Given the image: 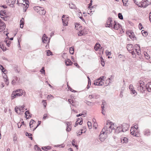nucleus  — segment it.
Masks as SVG:
<instances>
[{
  "instance_id": "obj_1",
  "label": "nucleus",
  "mask_w": 151,
  "mask_h": 151,
  "mask_svg": "<svg viewBox=\"0 0 151 151\" xmlns=\"http://www.w3.org/2000/svg\"><path fill=\"white\" fill-rule=\"evenodd\" d=\"M17 4L19 6L23 7V12H25L29 7V2L28 0H17Z\"/></svg>"
},
{
  "instance_id": "obj_2",
  "label": "nucleus",
  "mask_w": 151,
  "mask_h": 151,
  "mask_svg": "<svg viewBox=\"0 0 151 151\" xmlns=\"http://www.w3.org/2000/svg\"><path fill=\"white\" fill-rule=\"evenodd\" d=\"M104 76H103L100 78H99L96 81L94 82L93 84L95 85L102 86L104 85V81L103 78Z\"/></svg>"
},
{
  "instance_id": "obj_3",
  "label": "nucleus",
  "mask_w": 151,
  "mask_h": 151,
  "mask_svg": "<svg viewBox=\"0 0 151 151\" xmlns=\"http://www.w3.org/2000/svg\"><path fill=\"white\" fill-rule=\"evenodd\" d=\"M134 3L139 7L144 8V0H134Z\"/></svg>"
},
{
  "instance_id": "obj_4",
  "label": "nucleus",
  "mask_w": 151,
  "mask_h": 151,
  "mask_svg": "<svg viewBox=\"0 0 151 151\" xmlns=\"http://www.w3.org/2000/svg\"><path fill=\"white\" fill-rule=\"evenodd\" d=\"M129 126V125L126 123H124L121 125V127H121L122 130V132H124L128 130Z\"/></svg>"
},
{
  "instance_id": "obj_5",
  "label": "nucleus",
  "mask_w": 151,
  "mask_h": 151,
  "mask_svg": "<svg viewBox=\"0 0 151 151\" xmlns=\"http://www.w3.org/2000/svg\"><path fill=\"white\" fill-rule=\"evenodd\" d=\"M6 27L5 23L0 19V32L4 31Z\"/></svg>"
},
{
  "instance_id": "obj_6",
  "label": "nucleus",
  "mask_w": 151,
  "mask_h": 151,
  "mask_svg": "<svg viewBox=\"0 0 151 151\" xmlns=\"http://www.w3.org/2000/svg\"><path fill=\"white\" fill-rule=\"evenodd\" d=\"M16 0H6L7 4L12 8L14 7V4Z\"/></svg>"
},
{
  "instance_id": "obj_7",
  "label": "nucleus",
  "mask_w": 151,
  "mask_h": 151,
  "mask_svg": "<svg viewBox=\"0 0 151 151\" xmlns=\"http://www.w3.org/2000/svg\"><path fill=\"white\" fill-rule=\"evenodd\" d=\"M114 22L113 27H112V28H113L115 30H118L119 28H120L121 26L119 23L116 22L115 21H114Z\"/></svg>"
},
{
  "instance_id": "obj_8",
  "label": "nucleus",
  "mask_w": 151,
  "mask_h": 151,
  "mask_svg": "<svg viewBox=\"0 0 151 151\" xmlns=\"http://www.w3.org/2000/svg\"><path fill=\"white\" fill-rule=\"evenodd\" d=\"M65 123L66 124L67 127L66 129V130L67 132H70L71 129V122H66Z\"/></svg>"
},
{
  "instance_id": "obj_9",
  "label": "nucleus",
  "mask_w": 151,
  "mask_h": 151,
  "mask_svg": "<svg viewBox=\"0 0 151 151\" xmlns=\"http://www.w3.org/2000/svg\"><path fill=\"white\" fill-rule=\"evenodd\" d=\"M129 88L131 91V94H134V96L136 95L137 94V92L134 89L132 85H130Z\"/></svg>"
},
{
  "instance_id": "obj_10",
  "label": "nucleus",
  "mask_w": 151,
  "mask_h": 151,
  "mask_svg": "<svg viewBox=\"0 0 151 151\" xmlns=\"http://www.w3.org/2000/svg\"><path fill=\"white\" fill-rule=\"evenodd\" d=\"M83 120V119L81 117L80 118H78L77 121L75 123L74 127H76L78 125V124L80 125H81L82 124Z\"/></svg>"
},
{
  "instance_id": "obj_11",
  "label": "nucleus",
  "mask_w": 151,
  "mask_h": 151,
  "mask_svg": "<svg viewBox=\"0 0 151 151\" xmlns=\"http://www.w3.org/2000/svg\"><path fill=\"white\" fill-rule=\"evenodd\" d=\"M121 126L117 127L116 129L115 128L113 129L114 132L117 134L119 133V132H122V130Z\"/></svg>"
},
{
  "instance_id": "obj_12",
  "label": "nucleus",
  "mask_w": 151,
  "mask_h": 151,
  "mask_svg": "<svg viewBox=\"0 0 151 151\" xmlns=\"http://www.w3.org/2000/svg\"><path fill=\"white\" fill-rule=\"evenodd\" d=\"M132 128L133 127H132L130 130L131 134L135 137H138L137 134V130L133 129Z\"/></svg>"
},
{
  "instance_id": "obj_13",
  "label": "nucleus",
  "mask_w": 151,
  "mask_h": 151,
  "mask_svg": "<svg viewBox=\"0 0 151 151\" xmlns=\"http://www.w3.org/2000/svg\"><path fill=\"white\" fill-rule=\"evenodd\" d=\"M48 39V37L46 36L45 34H44L42 37V42L43 43H46L47 42V40Z\"/></svg>"
},
{
  "instance_id": "obj_14",
  "label": "nucleus",
  "mask_w": 151,
  "mask_h": 151,
  "mask_svg": "<svg viewBox=\"0 0 151 151\" xmlns=\"http://www.w3.org/2000/svg\"><path fill=\"white\" fill-rule=\"evenodd\" d=\"M144 8H146L147 6L151 4V0H144Z\"/></svg>"
},
{
  "instance_id": "obj_15",
  "label": "nucleus",
  "mask_w": 151,
  "mask_h": 151,
  "mask_svg": "<svg viewBox=\"0 0 151 151\" xmlns=\"http://www.w3.org/2000/svg\"><path fill=\"white\" fill-rule=\"evenodd\" d=\"M127 50L129 52L133 50V45L131 44H128L127 46Z\"/></svg>"
},
{
  "instance_id": "obj_16",
  "label": "nucleus",
  "mask_w": 151,
  "mask_h": 151,
  "mask_svg": "<svg viewBox=\"0 0 151 151\" xmlns=\"http://www.w3.org/2000/svg\"><path fill=\"white\" fill-rule=\"evenodd\" d=\"M65 65L67 66H70L71 65L73 64L72 62L71 61V60L69 59H68L67 60H65Z\"/></svg>"
},
{
  "instance_id": "obj_17",
  "label": "nucleus",
  "mask_w": 151,
  "mask_h": 151,
  "mask_svg": "<svg viewBox=\"0 0 151 151\" xmlns=\"http://www.w3.org/2000/svg\"><path fill=\"white\" fill-rule=\"evenodd\" d=\"M99 137L100 140L101 141H104L106 139L104 135L102 134V133H100L99 135Z\"/></svg>"
},
{
  "instance_id": "obj_18",
  "label": "nucleus",
  "mask_w": 151,
  "mask_h": 151,
  "mask_svg": "<svg viewBox=\"0 0 151 151\" xmlns=\"http://www.w3.org/2000/svg\"><path fill=\"white\" fill-rule=\"evenodd\" d=\"M24 105L22 106H19V109L20 111V112L19 113V114H22L24 112Z\"/></svg>"
},
{
  "instance_id": "obj_19",
  "label": "nucleus",
  "mask_w": 151,
  "mask_h": 151,
  "mask_svg": "<svg viewBox=\"0 0 151 151\" xmlns=\"http://www.w3.org/2000/svg\"><path fill=\"white\" fill-rule=\"evenodd\" d=\"M128 142V139L126 137H123L121 138V142L122 143H127Z\"/></svg>"
},
{
  "instance_id": "obj_20",
  "label": "nucleus",
  "mask_w": 151,
  "mask_h": 151,
  "mask_svg": "<svg viewBox=\"0 0 151 151\" xmlns=\"http://www.w3.org/2000/svg\"><path fill=\"white\" fill-rule=\"evenodd\" d=\"M24 23V18L22 17L20 21V25L21 28H23Z\"/></svg>"
},
{
  "instance_id": "obj_21",
  "label": "nucleus",
  "mask_w": 151,
  "mask_h": 151,
  "mask_svg": "<svg viewBox=\"0 0 151 151\" xmlns=\"http://www.w3.org/2000/svg\"><path fill=\"white\" fill-rule=\"evenodd\" d=\"M110 22H112V19L111 17H109L107 20L106 24H105V26H109L110 25H109V23Z\"/></svg>"
},
{
  "instance_id": "obj_22",
  "label": "nucleus",
  "mask_w": 151,
  "mask_h": 151,
  "mask_svg": "<svg viewBox=\"0 0 151 151\" xmlns=\"http://www.w3.org/2000/svg\"><path fill=\"white\" fill-rule=\"evenodd\" d=\"M20 78H19V80L18 78L17 77H15L14 78V79L12 81V84L13 85H15V84L16 83V81H18L19 80Z\"/></svg>"
},
{
  "instance_id": "obj_23",
  "label": "nucleus",
  "mask_w": 151,
  "mask_h": 151,
  "mask_svg": "<svg viewBox=\"0 0 151 151\" xmlns=\"http://www.w3.org/2000/svg\"><path fill=\"white\" fill-rule=\"evenodd\" d=\"M42 9V7L40 6H36L34 7V10L37 12H39Z\"/></svg>"
},
{
  "instance_id": "obj_24",
  "label": "nucleus",
  "mask_w": 151,
  "mask_h": 151,
  "mask_svg": "<svg viewBox=\"0 0 151 151\" xmlns=\"http://www.w3.org/2000/svg\"><path fill=\"white\" fill-rule=\"evenodd\" d=\"M100 47L101 45L99 44L96 43L94 47V49L95 50L97 51L100 48Z\"/></svg>"
},
{
  "instance_id": "obj_25",
  "label": "nucleus",
  "mask_w": 151,
  "mask_h": 151,
  "mask_svg": "<svg viewBox=\"0 0 151 151\" xmlns=\"http://www.w3.org/2000/svg\"><path fill=\"white\" fill-rule=\"evenodd\" d=\"M42 9H41L39 12V13L40 15H44L46 13V11L44 10L43 8L42 7Z\"/></svg>"
},
{
  "instance_id": "obj_26",
  "label": "nucleus",
  "mask_w": 151,
  "mask_h": 151,
  "mask_svg": "<svg viewBox=\"0 0 151 151\" xmlns=\"http://www.w3.org/2000/svg\"><path fill=\"white\" fill-rule=\"evenodd\" d=\"M137 85L140 86L141 87H144V86H145L146 85L145 84L144 82L142 81H140L137 84Z\"/></svg>"
},
{
  "instance_id": "obj_27",
  "label": "nucleus",
  "mask_w": 151,
  "mask_h": 151,
  "mask_svg": "<svg viewBox=\"0 0 151 151\" xmlns=\"http://www.w3.org/2000/svg\"><path fill=\"white\" fill-rule=\"evenodd\" d=\"M69 7L71 9H76V8L75 5L72 3H70L69 4Z\"/></svg>"
},
{
  "instance_id": "obj_28",
  "label": "nucleus",
  "mask_w": 151,
  "mask_h": 151,
  "mask_svg": "<svg viewBox=\"0 0 151 151\" xmlns=\"http://www.w3.org/2000/svg\"><path fill=\"white\" fill-rule=\"evenodd\" d=\"M6 15V12L5 10H1L0 11V15L1 17H3Z\"/></svg>"
},
{
  "instance_id": "obj_29",
  "label": "nucleus",
  "mask_w": 151,
  "mask_h": 151,
  "mask_svg": "<svg viewBox=\"0 0 151 151\" xmlns=\"http://www.w3.org/2000/svg\"><path fill=\"white\" fill-rule=\"evenodd\" d=\"M135 45L137 46V47H138L137 49H135V50H136V53L137 54V55H139L140 54V53L138 51H137V50H140L139 45H137V44H136ZM136 47V48H137V47Z\"/></svg>"
},
{
  "instance_id": "obj_30",
  "label": "nucleus",
  "mask_w": 151,
  "mask_h": 151,
  "mask_svg": "<svg viewBox=\"0 0 151 151\" xmlns=\"http://www.w3.org/2000/svg\"><path fill=\"white\" fill-rule=\"evenodd\" d=\"M146 89V86H144V87H142L141 88L140 90L139 91H140V92L143 93L144 92V91Z\"/></svg>"
},
{
  "instance_id": "obj_31",
  "label": "nucleus",
  "mask_w": 151,
  "mask_h": 151,
  "mask_svg": "<svg viewBox=\"0 0 151 151\" xmlns=\"http://www.w3.org/2000/svg\"><path fill=\"white\" fill-rule=\"evenodd\" d=\"M106 123H109L110 124V125L108 129H112V126L113 124H114L112 122L110 121L109 120H107Z\"/></svg>"
},
{
  "instance_id": "obj_32",
  "label": "nucleus",
  "mask_w": 151,
  "mask_h": 151,
  "mask_svg": "<svg viewBox=\"0 0 151 151\" xmlns=\"http://www.w3.org/2000/svg\"><path fill=\"white\" fill-rule=\"evenodd\" d=\"M74 46H72L70 48L69 52L71 54H73L74 53Z\"/></svg>"
},
{
  "instance_id": "obj_33",
  "label": "nucleus",
  "mask_w": 151,
  "mask_h": 151,
  "mask_svg": "<svg viewBox=\"0 0 151 151\" xmlns=\"http://www.w3.org/2000/svg\"><path fill=\"white\" fill-rule=\"evenodd\" d=\"M129 37L131 38L132 39V38H135V39H136V37H135V36L134 35V32L132 31L131 32V33L130 34V35H129Z\"/></svg>"
},
{
  "instance_id": "obj_34",
  "label": "nucleus",
  "mask_w": 151,
  "mask_h": 151,
  "mask_svg": "<svg viewBox=\"0 0 151 151\" xmlns=\"http://www.w3.org/2000/svg\"><path fill=\"white\" fill-rule=\"evenodd\" d=\"M3 20L5 21H8L9 19V17L8 16L6 15L4 17H1Z\"/></svg>"
},
{
  "instance_id": "obj_35",
  "label": "nucleus",
  "mask_w": 151,
  "mask_h": 151,
  "mask_svg": "<svg viewBox=\"0 0 151 151\" xmlns=\"http://www.w3.org/2000/svg\"><path fill=\"white\" fill-rule=\"evenodd\" d=\"M22 125H24L25 126L26 124H24V121H22L21 123H20L19 122L18 123V127L19 128H21V126Z\"/></svg>"
},
{
  "instance_id": "obj_36",
  "label": "nucleus",
  "mask_w": 151,
  "mask_h": 151,
  "mask_svg": "<svg viewBox=\"0 0 151 151\" xmlns=\"http://www.w3.org/2000/svg\"><path fill=\"white\" fill-rule=\"evenodd\" d=\"M141 33L142 34V35L146 37L147 35V33L146 31H145L144 30H142L141 31Z\"/></svg>"
},
{
  "instance_id": "obj_37",
  "label": "nucleus",
  "mask_w": 151,
  "mask_h": 151,
  "mask_svg": "<svg viewBox=\"0 0 151 151\" xmlns=\"http://www.w3.org/2000/svg\"><path fill=\"white\" fill-rule=\"evenodd\" d=\"M0 47L3 51H5L6 50V47H4L3 46V44L1 45L0 43Z\"/></svg>"
},
{
  "instance_id": "obj_38",
  "label": "nucleus",
  "mask_w": 151,
  "mask_h": 151,
  "mask_svg": "<svg viewBox=\"0 0 151 151\" xmlns=\"http://www.w3.org/2000/svg\"><path fill=\"white\" fill-rule=\"evenodd\" d=\"M85 102L87 104L88 106H92L94 104L93 103L88 101H85Z\"/></svg>"
},
{
  "instance_id": "obj_39",
  "label": "nucleus",
  "mask_w": 151,
  "mask_h": 151,
  "mask_svg": "<svg viewBox=\"0 0 151 151\" xmlns=\"http://www.w3.org/2000/svg\"><path fill=\"white\" fill-rule=\"evenodd\" d=\"M118 17L120 19L122 20L123 19V15L121 13H119L118 14Z\"/></svg>"
},
{
  "instance_id": "obj_40",
  "label": "nucleus",
  "mask_w": 151,
  "mask_h": 151,
  "mask_svg": "<svg viewBox=\"0 0 151 151\" xmlns=\"http://www.w3.org/2000/svg\"><path fill=\"white\" fill-rule=\"evenodd\" d=\"M113 129H114V127H113L112 129H106V133H109V134L111 133L113 130H113Z\"/></svg>"
},
{
  "instance_id": "obj_41",
  "label": "nucleus",
  "mask_w": 151,
  "mask_h": 151,
  "mask_svg": "<svg viewBox=\"0 0 151 151\" xmlns=\"http://www.w3.org/2000/svg\"><path fill=\"white\" fill-rule=\"evenodd\" d=\"M92 0H91L90 3L88 4V8L90 9L91 10V8H93V6H91L92 5Z\"/></svg>"
},
{
  "instance_id": "obj_42",
  "label": "nucleus",
  "mask_w": 151,
  "mask_h": 151,
  "mask_svg": "<svg viewBox=\"0 0 151 151\" xmlns=\"http://www.w3.org/2000/svg\"><path fill=\"white\" fill-rule=\"evenodd\" d=\"M146 89H147L148 91L150 92L151 90V83L148 86V87H146Z\"/></svg>"
},
{
  "instance_id": "obj_43",
  "label": "nucleus",
  "mask_w": 151,
  "mask_h": 151,
  "mask_svg": "<svg viewBox=\"0 0 151 151\" xmlns=\"http://www.w3.org/2000/svg\"><path fill=\"white\" fill-rule=\"evenodd\" d=\"M22 92H20V93H14V94L16 96H21L22 95Z\"/></svg>"
},
{
  "instance_id": "obj_44",
  "label": "nucleus",
  "mask_w": 151,
  "mask_h": 151,
  "mask_svg": "<svg viewBox=\"0 0 151 151\" xmlns=\"http://www.w3.org/2000/svg\"><path fill=\"white\" fill-rule=\"evenodd\" d=\"M24 114H25V117H26V118L27 119H29V117H27V114H30V112L29 111H25Z\"/></svg>"
},
{
  "instance_id": "obj_45",
  "label": "nucleus",
  "mask_w": 151,
  "mask_h": 151,
  "mask_svg": "<svg viewBox=\"0 0 151 151\" xmlns=\"http://www.w3.org/2000/svg\"><path fill=\"white\" fill-rule=\"evenodd\" d=\"M87 124L89 128L90 129H91L92 127L91 122H87Z\"/></svg>"
},
{
  "instance_id": "obj_46",
  "label": "nucleus",
  "mask_w": 151,
  "mask_h": 151,
  "mask_svg": "<svg viewBox=\"0 0 151 151\" xmlns=\"http://www.w3.org/2000/svg\"><path fill=\"white\" fill-rule=\"evenodd\" d=\"M26 136H28V137L30 138L31 140H32L33 138L32 137V134L31 133H29L28 134H26Z\"/></svg>"
},
{
  "instance_id": "obj_47",
  "label": "nucleus",
  "mask_w": 151,
  "mask_h": 151,
  "mask_svg": "<svg viewBox=\"0 0 151 151\" xmlns=\"http://www.w3.org/2000/svg\"><path fill=\"white\" fill-rule=\"evenodd\" d=\"M40 72H41L42 74H45V68L44 67H42V69H41L40 70Z\"/></svg>"
},
{
  "instance_id": "obj_48",
  "label": "nucleus",
  "mask_w": 151,
  "mask_h": 151,
  "mask_svg": "<svg viewBox=\"0 0 151 151\" xmlns=\"http://www.w3.org/2000/svg\"><path fill=\"white\" fill-rule=\"evenodd\" d=\"M106 128V127H104V128L102 129V131L100 133H102V134H104L106 132V130L105 129Z\"/></svg>"
},
{
  "instance_id": "obj_49",
  "label": "nucleus",
  "mask_w": 151,
  "mask_h": 151,
  "mask_svg": "<svg viewBox=\"0 0 151 151\" xmlns=\"http://www.w3.org/2000/svg\"><path fill=\"white\" fill-rule=\"evenodd\" d=\"M0 67L2 71L4 73L6 71V69L4 68L3 66L2 65H0Z\"/></svg>"
},
{
  "instance_id": "obj_50",
  "label": "nucleus",
  "mask_w": 151,
  "mask_h": 151,
  "mask_svg": "<svg viewBox=\"0 0 151 151\" xmlns=\"http://www.w3.org/2000/svg\"><path fill=\"white\" fill-rule=\"evenodd\" d=\"M47 55H52V52H51V51L49 50H47Z\"/></svg>"
},
{
  "instance_id": "obj_51",
  "label": "nucleus",
  "mask_w": 151,
  "mask_h": 151,
  "mask_svg": "<svg viewBox=\"0 0 151 151\" xmlns=\"http://www.w3.org/2000/svg\"><path fill=\"white\" fill-rule=\"evenodd\" d=\"M51 148V147L50 146H45V151H47Z\"/></svg>"
},
{
  "instance_id": "obj_52",
  "label": "nucleus",
  "mask_w": 151,
  "mask_h": 151,
  "mask_svg": "<svg viewBox=\"0 0 151 151\" xmlns=\"http://www.w3.org/2000/svg\"><path fill=\"white\" fill-rule=\"evenodd\" d=\"M138 26L139 29L140 30H142L143 29H144V27L143 26H142V25L141 23H139V24Z\"/></svg>"
},
{
  "instance_id": "obj_53",
  "label": "nucleus",
  "mask_w": 151,
  "mask_h": 151,
  "mask_svg": "<svg viewBox=\"0 0 151 151\" xmlns=\"http://www.w3.org/2000/svg\"><path fill=\"white\" fill-rule=\"evenodd\" d=\"M68 89L71 91L74 92H76V91L73 90L68 85Z\"/></svg>"
},
{
  "instance_id": "obj_54",
  "label": "nucleus",
  "mask_w": 151,
  "mask_h": 151,
  "mask_svg": "<svg viewBox=\"0 0 151 151\" xmlns=\"http://www.w3.org/2000/svg\"><path fill=\"white\" fill-rule=\"evenodd\" d=\"M150 132L149 131V130L147 131H147H146L145 132V135H146V136H148V135H150Z\"/></svg>"
},
{
  "instance_id": "obj_55",
  "label": "nucleus",
  "mask_w": 151,
  "mask_h": 151,
  "mask_svg": "<svg viewBox=\"0 0 151 151\" xmlns=\"http://www.w3.org/2000/svg\"><path fill=\"white\" fill-rule=\"evenodd\" d=\"M20 92L23 93V91L22 89H17V90H16L15 93H20Z\"/></svg>"
},
{
  "instance_id": "obj_56",
  "label": "nucleus",
  "mask_w": 151,
  "mask_h": 151,
  "mask_svg": "<svg viewBox=\"0 0 151 151\" xmlns=\"http://www.w3.org/2000/svg\"><path fill=\"white\" fill-rule=\"evenodd\" d=\"M34 122L35 123V121H34L33 119H32L31 121H30L29 123V127H31V125H32L34 123Z\"/></svg>"
},
{
  "instance_id": "obj_57",
  "label": "nucleus",
  "mask_w": 151,
  "mask_h": 151,
  "mask_svg": "<svg viewBox=\"0 0 151 151\" xmlns=\"http://www.w3.org/2000/svg\"><path fill=\"white\" fill-rule=\"evenodd\" d=\"M144 55L145 57V58L146 59H148L150 58L149 55H148V54L146 52L145 53H144Z\"/></svg>"
},
{
  "instance_id": "obj_58",
  "label": "nucleus",
  "mask_w": 151,
  "mask_h": 151,
  "mask_svg": "<svg viewBox=\"0 0 151 151\" xmlns=\"http://www.w3.org/2000/svg\"><path fill=\"white\" fill-rule=\"evenodd\" d=\"M62 22H63V25L65 26H66L67 25V22H66L65 21V20L64 19H62Z\"/></svg>"
},
{
  "instance_id": "obj_59",
  "label": "nucleus",
  "mask_w": 151,
  "mask_h": 151,
  "mask_svg": "<svg viewBox=\"0 0 151 151\" xmlns=\"http://www.w3.org/2000/svg\"><path fill=\"white\" fill-rule=\"evenodd\" d=\"M42 103L43 104V105L44 106L45 108L46 105V101L43 100L42 101Z\"/></svg>"
},
{
  "instance_id": "obj_60",
  "label": "nucleus",
  "mask_w": 151,
  "mask_h": 151,
  "mask_svg": "<svg viewBox=\"0 0 151 151\" xmlns=\"http://www.w3.org/2000/svg\"><path fill=\"white\" fill-rule=\"evenodd\" d=\"M16 96L14 93H12V94L11 99L12 100L14 98L16 97Z\"/></svg>"
},
{
  "instance_id": "obj_61",
  "label": "nucleus",
  "mask_w": 151,
  "mask_h": 151,
  "mask_svg": "<svg viewBox=\"0 0 151 151\" xmlns=\"http://www.w3.org/2000/svg\"><path fill=\"white\" fill-rule=\"evenodd\" d=\"M4 81L5 82L6 84L7 85H8L9 84V82L8 79V78H6L4 79Z\"/></svg>"
},
{
  "instance_id": "obj_62",
  "label": "nucleus",
  "mask_w": 151,
  "mask_h": 151,
  "mask_svg": "<svg viewBox=\"0 0 151 151\" xmlns=\"http://www.w3.org/2000/svg\"><path fill=\"white\" fill-rule=\"evenodd\" d=\"M132 31L131 30H129L128 31H127L126 32V34L128 35L129 36V35H130V34L131 33V32H132Z\"/></svg>"
},
{
  "instance_id": "obj_63",
  "label": "nucleus",
  "mask_w": 151,
  "mask_h": 151,
  "mask_svg": "<svg viewBox=\"0 0 151 151\" xmlns=\"http://www.w3.org/2000/svg\"><path fill=\"white\" fill-rule=\"evenodd\" d=\"M109 125H110V124H109V123H107L106 125L104 127H106V128L105 129L106 130L107 129H108Z\"/></svg>"
},
{
  "instance_id": "obj_64",
  "label": "nucleus",
  "mask_w": 151,
  "mask_h": 151,
  "mask_svg": "<svg viewBox=\"0 0 151 151\" xmlns=\"http://www.w3.org/2000/svg\"><path fill=\"white\" fill-rule=\"evenodd\" d=\"M97 123L96 122H94L93 125V127L95 129L97 128Z\"/></svg>"
}]
</instances>
